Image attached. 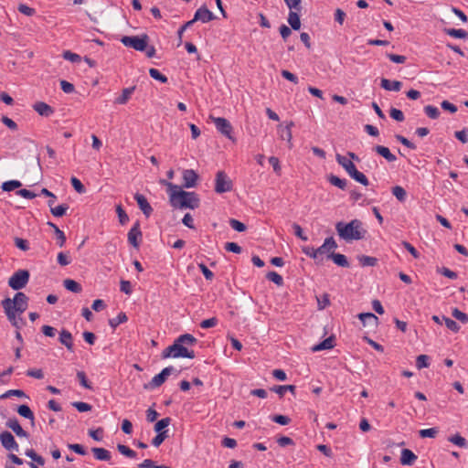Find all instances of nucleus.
I'll return each instance as SVG.
<instances>
[{
	"label": "nucleus",
	"instance_id": "f257e3e1",
	"mask_svg": "<svg viewBox=\"0 0 468 468\" xmlns=\"http://www.w3.org/2000/svg\"><path fill=\"white\" fill-rule=\"evenodd\" d=\"M169 203L174 208L196 209L200 206V199L196 192H188L177 185H168Z\"/></svg>",
	"mask_w": 468,
	"mask_h": 468
},
{
	"label": "nucleus",
	"instance_id": "f03ea898",
	"mask_svg": "<svg viewBox=\"0 0 468 468\" xmlns=\"http://www.w3.org/2000/svg\"><path fill=\"white\" fill-rule=\"evenodd\" d=\"M197 339L190 334H184L179 335L174 343L162 351L161 356L163 359L169 357L178 358H195L196 354L194 350H188L185 346H194Z\"/></svg>",
	"mask_w": 468,
	"mask_h": 468
},
{
	"label": "nucleus",
	"instance_id": "7ed1b4c3",
	"mask_svg": "<svg viewBox=\"0 0 468 468\" xmlns=\"http://www.w3.org/2000/svg\"><path fill=\"white\" fill-rule=\"evenodd\" d=\"M335 229L340 238L346 241L362 239L367 232L359 219H353L346 224L338 222L335 225Z\"/></svg>",
	"mask_w": 468,
	"mask_h": 468
},
{
	"label": "nucleus",
	"instance_id": "20e7f679",
	"mask_svg": "<svg viewBox=\"0 0 468 468\" xmlns=\"http://www.w3.org/2000/svg\"><path fill=\"white\" fill-rule=\"evenodd\" d=\"M335 159L352 179L365 186L369 185L367 176L356 169L355 164L350 159L339 154H336Z\"/></svg>",
	"mask_w": 468,
	"mask_h": 468
},
{
	"label": "nucleus",
	"instance_id": "39448f33",
	"mask_svg": "<svg viewBox=\"0 0 468 468\" xmlns=\"http://www.w3.org/2000/svg\"><path fill=\"white\" fill-rule=\"evenodd\" d=\"M121 42L128 48H132L137 51H144L149 42V37L146 34L139 36H123Z\"/></svg>",
	"mask_w": 468,
	"mask_h": 468
},
{
	"label": "nucleus",
	"instance_id": "423d86ee",
	"mask_svg": "<svg viewBox=\"0 0 468 468\" xmlns=\"http://www.w3.org/2000/svg\"><path fill=\"white\" fill-rule=\"evenodd\" d=\"M30 273L27 270H18L8 279V285L16 291L21 290L28 283Z\"/></svg>",
	"mask_w": 468,
	"mask_h": 468
},
{
	"label": "nucleus",
	"instance_id": "0eeeda50",
	"mask_svg": "<svg viewBox=\"0 0 468 468\" xmlns=\"http://www.w3.org/2000/svg\"><path fill=\"white\" fill-rule=\"evenodd\" d=\"M232 181L224 171H218L215 178V191L218 194L229 192L232 189Z\"/></svg>",
	"mask_w": 468,
	"mask_h": 468
},
{
	"label": "nucleus",
	"instance_id": "6e6552de",
	"mask_svg": "<svg viewBox=\"0 0 468 468\" xmlns=\"http://www.w3.org/2000/svg\"><path fill=\"white\" fill-rule=\"evenodd\" d=\"M214 122L217 130L222 133L224 136L229 138L231 141H235V138L232 136L233 128L230 122L223 117H214L210 115L209 117Z\"/></svg>",
	"mask_w": 468,
	"mask_h": 468
},
{
	"label": "nucleus",
	"instance_id": "1a4fd4ad",
	"mask_svg": "<svg viewBox=\"0 0 468 468\" xmlns=\"http://www.w3.org/2000/svg\"><path fill=\"white\" fill-rule=\"evenodd\" d=\"M174 371L175 368L172 366L165 367L159 374L155 375L148 384L144 385V388L153 389L161 387Z\"/></svg>",
	"mask_w": 468,
	"mask_h": 468
},
{
	"label": "nucleus",
	"instance_id": "9d476101",
	"mask_svg": "<svg viewBox=\"0 0 468 468\" xmlns=\"http://www.w3.org/2000/svg\"><path fill=\"white\" fill-rule=\"evenodd\" d=\"M28 306V297L22 292H17L14 299H11L10 307L17 311L18 314H23Z\"/></svg>",
	"mask_w": 468,
	"mask_h": 468
},
{
	"label": "nucleus",
	"instance_id": "9b49d317",
	"mask_svg": "<svg viewBox=\"0 0 468 468\" xmlns=\"http://www.w3.org/2000/svg\"><path fill=\"white\" fill-rule=\"evenodd\" d=\"M2 446L9 452H18L19 445L11 432L5 431L0 433Z\"/></svg>",
	"mask_w": 468,
	"mask_h": 468
},
{
	"label": "nucleus",
	"instance_id": "f8f14e48",
	"mask_svg": "<svg viewBox=\"0 0 468 468\" xmlns=\"http://www.w3.org/2000/svg\"><path fill=\"white\" fill-rule=\"evenodd\" d=\"M141 239L142 231L140 229V223L137 221L128 232V241L133 247L137 249L139 248Z\"/></svg>",
	"mask_w": 468,
	"mask_h": 468
},
{
	"label": "nucleus",
	"instance_id": "ddd939ff",
	"mask_svg": "<svg viewBox=\"0 0 468 468\" xmlns=\"http://www.w3.org/2000/svg\"><path fill=\"white\" fill-rule=\"evenodd\" d=\"M197 174L193 169H186L183 172V185L185 188H191L197 185Z\"/></svg>",
	"mask_w": 468,
	"mask_h": 468
},
{
	"label": "nucleus",
	"instance_id": "4468645a",
	"mask_svg": "<svg viewBox=\"0 0 468 468\" xmlns=\"http://www.w3.org/2000/svg\"><path fill=\"white\" fill-rule=\"evenodd\" d=\"M215 18L213 13L208 10L206 6L198 8L194 16L193 21H201L203 23L209 22Z\"/></svg>",
	"mask_w": 468,
	"mask_h": 468
},
{
	"label": "nucleus",
	"instance_id": "2eb2a0df",
	"mask_svg": "<svg viewBox=\"0 0 468 468\" xmlns=\"http://www.w3.org/2000/svg\"><path fill=\"white\" fill-rule=\"evenodd\" d=\"M293 125H294L293 122L291 121L285 126H282V125L278 126V133H279L280 138L282 140L287 141L290 148L292 145V127Z\"/></svg>",
	"mask_w": 468,
	"mask_h": 468
},
{
	"label": "nucleus",
	"instance_id": "dca6fc26",
	"mask_svg": "<svg viewBox=\"0 0 468 468\" xmlns=\"http://www.w3.org/2000/svg\"><path fill=\"white\" fill-rule=\"evenodd\" d=\"M5 426L9 429H11L16 436L18 437H25V438H28L29 437V434L27 431H26L22 427L21 425L19 424V421L17 420V419L16 418H13V419H9L6 422H5Z\"/></svg>",
	"mask_w": 468,
	"mask_h": 468
},
{
	"label": "nucleus",
	"instance_id": "f3484780",
	"mask_svg": "<svg viewBox=\"0 0 468 468\" xmlns=\"http://www.w3.org/2000/svg\"><path fill=\"white\" fill-rule=\"evenodd\" d=\"M10 304H11L10 298H5L1 302V305L4 308L5 314L8 319V321L11 323L12 325H16V321L17 319L16 318L17 311L12 309L10 307Z\"/></svg>",
	"mask_w": 468,
	"mask_h": 468
},
{
	"label": "nucleus",
	"instance_id": "a211bd4d",
	"mask_svg": "<svg viewBox=\"0 0 468 468\" xmlns=\"http://www.w3.org/2000/svg\"><path fill=\"white\" fill-rule=\"evenodd\" d=\"M134 199L136 200L140 209L143 211L145 217L148 218L152 214L153 208L147 201L146 197L142 194L136 193L134 195Z\"/></svg>",
	"mask_w": 468,
	"mask_h": 468
},
{
	"label": "nucleus",
	"instance_id": "6ab92c4d",
	"mask_svg": "<svg viewBox=\"0 0 468 468\" xmlns=\"http://www.w3.org/2000/svg\"><path fill=\"white\" fill-rule=\"evenodd\" d=\"M59 342L66 346L68 351H74L73 336L71 333L66 329H62L59 333Z\"/></svg>",
	"mask_w": 468,
	"mask_h": 468
},
{
	"label": "nucleus",
	"instance_id": "aec40b11",
	"mask_svg": "<svg viewBox=\"0 0 468 468\" xmlns=\"http://www.w3.org/2000/svg\"><path fill=\"white\" fill-rule=\"evenodd\" d=\"M33 109L41 116L48 117L54 113V109L43 101H37L33 105Z\"/></svg>",
	"mask_w": 468,
	"mask_h": 468
},
{
	"label": "nucleus",
	"instance_id": "412c9836",
	"mask_svg": "<svg viewBox=\"0 0 468 468\" xmlns=\"http://www.w3.org/2000/svg\"><path fill=\"white\" fill-rule=\"evenodd\" d=\"M417 460V455L409 449L401 451L400 463L403 465H411Z\"/></svg>",
	"mask_w": 468,
	"mask_h": 468
},
{
	"label": "nucleus",
	"instance_id": "4be33fe9",
	"mask_svg": "<svg viewBox=\"0 0 468 468\" xmlns=\"http://www.w3.org/2000/svg\"><path fill=\"white\" fill-rule=\"evenodd\" d=\"M91 452L94 455V458L98 461L108 462L112 458L111 452L104 448L93 447L91 448Z\"/></svg>",
	"mask_w": 468,
	"mask_h": 468
},
{
	"label": "nucleus",
	"instance_id": "5701e85b",
	"mask_svg": "<svg viewBox=\"0 0 468 468\" xmlns=\"http://www.w3.org/2000/svg\"><path fill=\"white\" fill-rule=\"evenodd\" d=\"M335 336L331 335L327 338H325L324 341L319 343L318 345H315L312 347V350L314 352L321 351V350H327L332 349L335 346Z\"/></svg>",
	"mask_w": 468,
	"mask_h": 468
},
{
	"label": "nucleus",
	"instance_id": "b1692460",
	"mask_svg": "<svg viewBox=\"0 0 468 468\" xmlns=\"http://www.w3.org/2000/svg\"><path fill=\"white\" fill-rule=\"evenodd\" d=\"M380 86L386 90L399 91L402 87V83L399 80L382 79Z\"/></svg>",
	"mask_w": 468,
	"mask_h": 468
},
{
	"label": "nucleus",
	"instance_id": "393cba45",
	"mask_svg": "<svg viewBox=\"0 0 468 468\" xmlns=\"http://www.w3.org/2000/svg\"><path fill=\"white\" fill-rule=\"evenodd\" d=\"M374 151L384 157L388 162H395L397 160V157L386 146L376 145Z\"/></svg>",
	"mask_w": 468,
	"mask_h": 468
},
{
	"label": "nucleus",
	"instance_id": "a878e982",
	"mask_svg": "<svg viewBox=\"0 0 468 468\" xmlns=\"http://www.w3.org/2000/svg\"><path fill=\"white\" fill-rule=\"evenodd\" d=\"M298 12L299 11L296 10H290L288 15V23L293 30H299L301 28V20Z\"/></svg>",
	"mask_w": 468,
	"mask_h": 468
},
{
	"label": "nucleus",
	"instance_id": "bb28decb",
	"mask_svg": "<svg viewBox=\"0 0 468 468\" xmlns=\"http://www.w3.org/2000/svg\"><path fill=\"white\" fill-rule=\"evenodd\" d=\"M328 259H331L336 265L340 267H349V262L344 254L331 252L328 254Z\"/></svg>",
	"mask_w": 468,
	"mask_h": 468
},
{
	"label": "nucleus",
	"instance_id": "cd10ccee",
	"mask_svg": "<svg viewBox=\"0 0 468 468\" xmlns=\"http://www.w3.org/2000/svg\"><path fill=\"white\" fill-rule=\"evenodd\" d=\"M16 411H17V413L20 416L29 420L32 426L35 425V416H34V413H33V411L31 410V409L27 405H20V406H18Z\"/></svg>",
	"mask_w": 468,
	"mask_h": 468
},
{
	"label": "nucleus",
	"instance_id": "c85d7f7f",
	"mask_svg": "<svg viewBox=\"0 0 468 468\" xmlns=\"http://www.w3.org/2000/svg\"><path fill=\"white\" fill-rule=\"evenodd\" d=\"M296 387L294 385L273 386L271 390L277 393L281 398L284 396L286 391L295 394Z\"/></svg>",
	"mask_w": 468,
	"mask_h": 468
},
{
	"label": "nucleus",
	"instance_id": "c756f323",
	"mask_svg": "<svg viewBox=\"0 0 468 468\" xmlns=\"http://www.w3.org/2000/svg\"><path fill=\"white\" fill-rule=\"evenodd\" d=\"M327 180L331 185H333L342 190H345L347 186L346 179L339 178L338 176H336L333 174L328 176Z\"/></svg>",
	"mask_w": 468,
	"mask_h": 468
},
{
	"label": "nucleus",
	"instance_id": "7c9ffc66",
	"mask_svg": "<svg viewBox=\"0 0 468 468\" xmlns=\"http://www.w3.org/2000/svg\"><path fill=\"white\" fill-rule=\"evenodd\" d=\"M64 287L72 292L80 293L82 291L81 285L74 280L66 279L63 281Z\"/></svg>",
	"mask_w": 468,
	"mask_h": 468
},
{
	"label": "nucleus",
	"instance_id": "2f4dec72",
	"mask_svg": "<svg viewBox=\"0 0 468 468\" xmlns=\"http://www.w3.org/2000/svg\"><path fill=\"white\" fill-rule=\"evenodd\" d=\"M135 87L126 88L122 90V95L115 100L117 104H125L134 91Z\"/></svg>",
	"mask_w": 468,
	"mask_h": 468
},
{
	"label": "nucleus",
	"instance_id": "473e14b6",
	"mask_svg": "<svg viewBox=\"0 0 468 468\" xmlns=\"http://www.w3.org/2000/svg\"><path fill=\"white\" fill-rule=\"evenodd\" d=\"M444 32L448 36H451V37H453L456 38L465 39L468 37V33L464 29L445 28Z\"/></svg>",
	"mask_w": 468,
	"mask_h": 468
},
{
	"label": "nucleus",
	"instance_id": "72a5a7b5",
	"mask_svg": "<svg viewBox=\"0 0 468 468\" xmlns=\"http://www.w3.org/2000/svg\"><path fill=\"white\" fill-rule=\"evenodd\" d=\"M128 317L125 313L121 312L116 317L109 320V324L114 330L119 324L125 323Z\"/></svg>",
	"mask_w": 468,
	"mask_h": 468
},
{
	"label": "nucleus",
	"instance_id": "f704fd0d",
	"mask_svg": "<svg viewBox=\"0 0 468 468\" xmlns=\"http://www.w3.org/2000/svg\"><path fill=\"white\" fill-rule=\"evenodd\" d=\"M391 192L399 201L404 202L406 200L407 192L402 186H395L391 188Z\"/></svg>",
	"mask_w": 468,
	"mask_h": 468
},
{
	"label": "nucleus",
	"instance_id": "c9c22d12",
	"mask_svg": "<svg viewBox=\"0 0 468 468\" xmlns=\"http://www.w3.org/2000/svg\"><path fill=\"white\" fill-rule=\"evenodd\" d=\"M69 209L68 204H61L57 207H53L50 208V212L54 217H63L67 210Z\"/></svg>",
	"mask_w": 468,
	"mask_h": 468
},
{
	"label": "nucleus",
	"instance_id": "e433bc0d",
	"mask_svg": "<svg viewBox=\"0 0 468 468\" xmlns=\"http://www.w3.org/2000/svg\"><path fill=\"white\" fill-rule=\"evenodd\" d=\"M448 441L461 448L467 447V441H466L465 438L461 436L459 433H456V434L449 437Z\"/></svg>",
	"mask_w": 468,
	"mask_h": 468
},
{
	"label": "nucleus",
	"instance_id": "4c0bfd02",
	"mask_svg": "<svg viewBox=\"0 0 468 468\" xmlns=\"http://www.w3.org/2000/svg\"><path fill=\"white\" fill-rule=\"evenodd\" d=\"M266 278L274 282L277 286H282L283 285V279L282 277L276 271H269L267 274H266Z\"/></svg>",
	"mask_w": 468,
	"mask_h": 468
},
{
	"label": "nucleus",
	"instance_id": "58836bf2",
	"mask_svg": "<svg viewBox=\"0 0 468 468\" xmlns=\"http://www.w3.org/2000/svg\"><path fill=\"white\" fill-rule=\"evenodd\" d=\"M359 320L366 324L367 321H373L375 325L378 324V318L372 313H361L358 314Z\"/></svg>",
	"mask_w": 468,
	"mask_h": 468
},
{
	"label": "nucleus",
	"instance_id": "ea45409f",
	"mask_svg": "<svg viewBox=\"0 0 468 468\" xmlns=\"http://www.w3.org/2000/svg\"><path fill=\"white\" fill-rule=\"evenodd\" d=\"M12 396H16L18 398H27L26 393L21 389H9L0 396V399H5Z\"/></svg>",
	"mask_w": 468,
	"mask_h": 468
},
{
	"label": "nucleus",
	"instance_id": "a19ab883",
	"mask_svg": "<svg viewBox=\"0 0 468 468\" xmlns=\"http://www.w3.org/2000/svg\"><path fill=\"white\" fill-rule=\"evenodd\" d=\"M442 320L449 330H451L453 333L459 332L461 326L454 320L445 315H442Z\"/></svg>",
	"mask_w": 468,
	"mask_h": 468
},
{
	"label": "nucleus",
	"instance_id": "79ce46f5",
	"mask_svg": "<svg viewBox=\"0 0 468 468\" xmlns=\"http://www.w3.org/2000/svg\"><path fill=\"white\" fill-rule=\"evenodd\" d=\"M149 75L155 80L160 81L161 83H166L168 79L166 76L162 74L158 69L151 68L149 69Z\"/></svg>",
	"mask_w": 468,
	"mask_h": 468
},
{
	"label": "nucleus",
	"instance_id": "37998d69",
	"mask_svg": "<svg viewBox=\"0 0 468 468\" xmlns=\"http://www.w3.org/2000/svg\"><path fill=\"white\" fill-rule=\"evenodd\" d=\"M21 186V182L17 180H10L2 184V189L5 192L13 191Z\"/></svg>",
	"mask_w": 468,
	"mask_h": 468
},
{
	"label": "nucleus",
	"instance_id": "c03bdc74",
	"mask_svg": "<svg viewBox=\"0 0 468 468\" xmlns=\"http://www.w3.org/2000/svg\"><path fill=\"white\" fill-rule=\"evenodd\" d=\"M358 261H359V263L361 264V266H363V267L375 266L378 262L377 258L371 257V256H366V255H362V256L358 257Z\"/></svg>",
	"mask_w": 468,
	"mask_h": 468
},
{
	"label": "nucleus",
	"instance_id": "a18cd8bd",
	"mask_svg": "<svg viewBox=\"0 0 468 468\" xmlns=\"http://www.w3.org/2000/svg\"><path fill=\"white\" fill-rule=\"evenodd\" d=\"M171 423V419L169 417H166V418H164L160 420H158L155 424H154V431L155 432H163L164 431V429H165L166 427H168Z\"/></svg>",
	"mask_w": 468,
	"mask_h": 468
},
{
	"label": "nucleus",
	"instance_id": "49530a36",
	"mask_svg": "<svg viewBox=\"0 0 468 468\" xmlns=\"http://www.w3.org/2000/svg\"><path fill=\"white\" fill-rule=\"evenodd\" d=\"M117 450L120 453H122V455L128 457V458H135L136 457V452L130 449L128 446L126 445H123V444H118L117 445Z\"/></svg>",
	"mask_w": 468,
	"mask_h": 468
},
{
	"label": "nucleus",
	"instance_id": "de8ad7c7",
	"mask_svg": "<svg viewBox=\"0 0 468 468\" xmlns=\"http://www.w3.org/2000/svg\"><path fill=\"white\" fill-rule=\"evenodd\" d=\"M438 432H439V429L436 427L420 430L419 431L420 436L421 438H435L436 435L438 434Z\"/></svg>",
	"mask_w": 468,
	"mask_h": 468
},
{
	"label": "nucleus",
	"instance_id": "09e8293b",
	"mask_svg": "<svg viewBox=\"0 0 468 468\" xmlns=\"http://www.w3.org/2000/svg\"><path fill=\"white\" fill-rule=\"evenodd\" d=\"M424 112L431 119L433 120L437 119L440 116L439 109L433 105L425 106Z\"/></svg>",
	"mask_w": 468,
	"mask_h": 468
},
{
	"label": "nucleus",
	"instance_id": "8fccbe9b",
	"mask_svg": "<svg viewBox=\"0 0 468 468\" xmlns=\"http://www.w3.org/2000/svg\"><path fill=\"white\" fill-rule=\"evenodd\" d=\"M430 357L427 355H420L416 359V367L419 369L428 367L430 366Z\"/></svg>",
	"mask_w": 468,
	"mask_h": 468
},
{
	"label": "nucleus",
	"instance_id": "3c124183",
	"mask_svg": "<svg viewBox=\"0 0 468 468\" xmlns=\"http://www.w3.org/2000/svg\"><path fill=\"white\" fill-rule=\"evenodd\" d=\"M71 405L80 412L90 411L92 409L90 404L82 401H74Z\"/></svg>",
	"mask_w": 468,
	"mask_h": 468
},
{
	"label": "nucleus",
	"instance_id": "603ef678",
	"mask_svg": "<svg viewBox=\"0 0 468 468\" xmlns=\"http://www.w3.org/2000/svg\"><path fill=\"white\" fill-rule=\"evenodd\" d=\"M167 432V431L158 432L157 435L152 440V444L154 447H159L164 442V441L168 437Z\"/></svg>",
	"mask_w": 468,
	"mask_h": 468
},
{
	"label": "nucleus",
	"instance_id": "864d4df0",
	"mask_svg": "<svg viewBox=\"0 0 468 468\" xmlns=\"http://www.w3.org/2000/svg\"><path fill=\"white\" fill-rule=\"evenodd\" d=\"M62 57L63 58H65L66 60H69L70 62H73V63H78L81 60V58L80 55L76 54V53H73L69 50H66L63 52L62 54Z\"/></svg>",
	"mask_w": 468,
	"mask_h": 468
},
{
	"label": "nucleus",
	"instance_id": "5fc2aeb1",
	"mask_svg": "<svg viewBox=\"0 0 468 468\" xmlns=\"http://www.w3.org/2000/svg\"><path fill=\"white\" fill-rule=\"evenodd\" d=\"M70 183H71V186H73V188L79 193V194H83L86 192V188L85 186H83V184L80 182V179H78L77 177H71L70 179Z\"/></svg>",
	"mask_w": 468,
	"mask_h": 468
},
{
	"label": "nucleus",
	"instance_id": "6e6d98bb",
	"mask_svg": "<svg viewBox=\"0 0 468 468\" xmlns=\"http://www.w3.org/2000/svg\"><path fill=\"white\" fill-rule=\"evenodd\" d=\"M452 314L455 319L459 320L463 324L468 323V315L465 313L460 311L458 308H454L452 312Z\"/></svg>",
	"mask_w": 468,
	"mask_h": 468
},
{
	"label": "nucleus",
	"instance_id": "4d7b16f0",
	"mask_svg": "<svg viewBox=\"0 0 468 468\" xmlns=\"http://www.w3.org/2000/svg\"><path fill=\"white\" fill-rule=\"evenodd\" d=\"M77 378L80 381V384L84 387L85 388L91 389L92 387L90 383L88 381L86 374L84 371H78L77 372Z\"/></svg>",
	"mask_w": 468,
	"mask_h": 468
},
{
	"label": "nucleus",
	"instance_id": "13d9d810",
	"mask_svg": "<svg viewBox=\"0 0 468 468\" xmlns=\"http://www.w3.org/2000/svg\"><path fill=\"white\" fill-rule=\"evenodd\" d=\"M229 225L233 229L239 232H243L247 229V227L244 223L235 218H231L229 220Z\"/></svg>",
	"mask_w": 468,
	"mask_h": 468
},
{
	"label": "nucleus",
	"instance_id": "bf43d9fd",
	"mask_svg": "<svg viewBox=\"0 0 468 468\" xmlns=\"http://www.w3.org/2000/svg\"><path fill=\"white\" fill-rule=\"evenodd\" d=\"M103 429L98 428L96 430H89V435L95 441H101L103 439Z\"/></svg>",
	"mask_w": 468,
	"mask_h": 468
},
{
	"label": "nucleus",
	"instance_id": "052dcab7",
	"mask_svg": "<svg viewBox=\"0 0 468 468\" xmlns=\"http://www.w3.org/2000/svg\"><path fill=\"white\" fill-rule=\"evenodd\" d=\"M389 114H390V117L397 122H403L405 119L404 113L402 112V111L396 109V108H391Z\"/></svg>",
	"mask_w": 468,
	"mask_h": 468
},
{
	"label": "nucleus",
	"instance_id": "680f3d73",
	"mask_svg": "<svg viewBox=\"0 0 468 468\" xmlns=\"http://www.w3.org/2000/svg\"><path fill=\"white\" fill-rule=\"evenodd\" d=\"M302 250L306 256L315 261L319 260L318 252H316V249H314V247H303Z\"/></svg>",
	"mask_w": 468,
	"mask_h": 468
},
{
	"label": "nucleus",
	"instance_id": "e2e57ef3",
	"mask_svg": "<svg viewBox=\"0 0 468 468\" xmlns=\"http://www.w3.org/2000/svg\"><path fill=\"white\" fill-rule=\"evenodd\" d=\"M225 250L233 253H240L242 251L241 247L235 242H227L225 243Z\"/></svg>",
	"mask_w": 468,
	"mask_h": 468
},
{
	"label": "nucleus",
	"instance_id": "0e129e2a",
	"mask_svg": "<svg viewBox=\"0 0 468 468\" xmlns=\"http://www.w3.org/2000/svg\"><path fill=\"white\" fill-rule=\"evenodd\" d=\"M218 324V319L216 317H211L209 319L203 320L200 323V327L203 329H207L214 327Z\"/></svg>",
	"mask_w": 468,
	"mask_h": 468
},
{
	"label": "nucleus",
	"instance_id": "69168bd1",
	"mask_svg": "<svg viewBox=\"0 0 468 468\" xmlns=\"http://www.w3.org/2000/svg\"><path fill=\"white\" fill-rule=\"evenodd\" d=\"M271 420L280 425H288L291 422V419L285 415H274Z\"/></svg>",
	"mask_w": 468,
	"mask_h": 468
},
{
	"label": "nucleus",
	"instance_id": "338daca9",
	"mask_svg": "<svg viewBox=\"0 0 468 468\" xmlns=\"http://www.w3.org/2000/svg\"><path fill=\"white\" fill-rule=\"evenodd\" d=\"M116 212L118 214L120 223L122 225H124L129 220V217L126 214V212L122 209L121 205L117 206Z\"/></svg>",
	"mask_w": 468,
	"mask_h": 468
},
{
	"label": "nucleus",
	"instance_id": "774afa93",
	"mask_svg": "<svg viewBox=\"0 0 468 468\" xmlns=\"http://www.w3.org/2000/svg\"><path fill=\"white\" fill-rule=\"evenodd\" d=\"M137 468H160L151 459H145L142 463L138 465Z\"/></svg>",
	"mask_w": 468,
	"mask_h": 468
}]
</instances>
